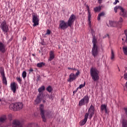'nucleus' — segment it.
<instances>
[{
  "instance_id": "43",
  "label": "nucleus",
  "mask_w": 127,
  "mask_h": 127,
  "mask_svg": "<svg viewBox=\"0 0 127 127\" xmlns=\"http://www.w3.org/2000/svg\"><path fill=\"white\" fill-rule=\"evenodd\" d=\"M98 3H99V4H101L103 2V0H97Z\"/></svg>"
},
{
  "instance_id": "4",
  "label": "nucleus",
  "mask_w": 127,
  "mask_h": 127,
  "mask_svg": "<svg viewBox=\"0 0 127 127\" xmlns=\"http://www.w3.org/2000/svg\"><path fill=\"white\" fill-rule=\"evenodd\" d=\"M9 108L12 111H20L23 108V104L21 102L12 103L10 104Z\"/></svg>"
},
{
  "instance_id": "18",
  "label": "nucleus",
  "mask_w": 127,
  "mask_h": 127,
  "mask_svg": "<svg viewBox=\"0 0 127 127\" xmlns=\"http://www.w3.org/2000/svg\"><path fill=\"white\" fill-rule=\"evenodd\" d=\"M88 121V118L87 116L84 115V119L82 120L79 123L80 126H84Z\"/></svg>"
},
{
  "instance_id": "39",
  "label": "nucleus",
  "mask_w": 127,
  "mask_h": 127,
  "mask_svg": "<svg viewBox=\"0 0 127 127\" xmlns=\"http://www.w3.org/2000/svg\"><path fill=\"white\" fill-rule=\"evenodd\" d=\"M16 80H17V82H18V83L19 84H21L22 80L20 78V77H16Z\"/></svg>"
},
{
  "instance_id": "12",
  "label": "nucleus",
  "mask_w": 127,
  "mask_h": 127,
  "mask_svg": "<svg viewBox=\"0 0 127 127\" xmlns=\"http://www.w3.org/2000/svg\"><path fill=\"white\" fill-rule=\"evenodd\" d=\"M6 46L4 45L2 42H0V52L1 53H4L6 51Z\"/></svg>"
},
{
  "instance_id": "37",
  "label": "nucleus",
  "mask_w": 127,
  "mask_h": 127,
  "mask_svg": "<svg viewBox=\"0 0 127 127\" xmlns=\"http://www.w3.org/2000/svg\"><path fill=\"white\" fill-rule=\"evenodd\" d=\"M123 51L125 55H127V47H124L123 48Z\"/></svg>"
},
{
  "instance_id": "36",
  "label": "nucleus",
  "mask_w": 127,
  "mask_h": 127,
  "mask_svg": "<svg viewBox=\"0 0 127 127\" xmlns=\"http://www.w3.org/2000/svg\"><path fill=\"white\" fill-rule=\"evenodd\" d=\"M85 85H86L85 82H84L83 84H80L77 89H82V88L85 87Z\"/></svg>"
},
{
  "instance_id": "14",
  "label": "nucleus",
  "mask_w": 127,
  "mask_h": 127,
  "mask_svg": "<svg viewBox=\"0 0 127 127\" xmlns=\"http://www.w3.org/2000/svg\"><path fill=\"white\" fill-rule=\"evenodd\" d=\"M101 111H104L106 114H108V108L107 107V105L106 104H102L101 105L100 107Z\"/></svg>"
},
{
  "instance_id": "35",
  "label": "nucleus",
  "mask_w": 127,
  "mask_h": 127,
  "mask_svg": "<svg viewBox=\"0 0 127 127\" xmlns=\"http://www.w3.org/2000/svg\"><path fill=\"white\" fill-rule=\"evenodd\" d=\"M114 58H115V54H114V51H113V50H112L111 59V60H114Z\"/></svg>"
},
{
  "instance_id": "25",
  "label": "nucleus",
  "mask_w": 127,
  "mask_h": 127,
  "mask_svg": "<svg viewBox=\"0 0 127 127\" xmlns=\"http://www.w3.org/2000/svg\"><path fill=\"white\" fill-rule=\"evenodd\" d=\"M44 90H45V86L43 85L41 87H39L38 91L39 93H43V91H44Z\"/></svg>"
},
{
  "instance_id": "44",
  "label": "nucleus",
  "mask_w": 127,
  "mask_h": 127,
  "mask_svg": "<svg viewBox=\"0 0 127 127\" xmlns=\"http://www.w3.org/2000/svg\"><path fill=\"white\" fill-rule=\"evenodd\" d=\"M124 110L125 112V113L126 114L127 116V108H124Z\"/></svg>"
},
{
  "instance_id": "24",
  "label": "nucleus",
  "mask_w": 127,
  "mask_h": 127,
  "mask_svg": "<svg viewBox=\"0 0 127 127\" xmlns=\"http://www.w3.org/2000/svg\"><path fill=\"white\" fill-rule=\"evenodd\" d=\"M0 73L1 77L3 76H5V74H4V68L1 66L0 67Z\"/></svg>"
},
{
  "instance_id": "56",
  "label": "nucleus",
  "mask_w": 127,
  "mask_h": 127,
  "mask_svg": "<svg viewBox=\"0 0 127 127\" xmlns=\"http://www.w3.org/2000/svg\"><path fill=\"white\" fill-rule=\"evenodd\" d=\"M33 56H34V54H32Z\"/></svg>"
},
{
  "instance_id": "20",
  "label": "nucleus",
  "mask_w": 127,
  "mask_h": 127,
  "mask_svg": "<svg viewBox=\"0 0 127 127\" xmlns=\"http://www.w3.org/2000/svg\"><path fill=\"white\" fill-rule=\"evenodd\" d=\"M124 21V20L123 19V18L120 17L119 19V21L118 22H116L118 23V27L119 28H122V22Z\"/></svg>"
},
{
  "instance_id": "16",
  "label": "nucleus",
  "mask_w": 127,
  "mask_h": 127,
  "mask_svg": "<svg viewBox=\"0 0 127 127\" xmlns=\"http://www.w3.org/2000/svg\"><path fill=\"white\" fill-rule=\"evenodd\" d=\"M123 7L120 5H117L114 7V11L116 13L118 12V9H120L121 10L120 12H123Z\"/></svg>"
},
{
  "instance_id": "55",
  "label": "nucleus",
  "mask_w": 127,
  "mask_h": 127,
  "mask_svg": "<svg viewBox=\"0 0 127 127\" xmlns=\"http://www.w3.org/2000/svg\"><path fill=\"white\" fill-rule=\"evenodd\" d=\"M122 40L124 41V38H122Z\"/></svg>"
},
{
  "instance_id": "7",
  "label": "nucleus",
  "mask_w": 127,
  "mask_h": 127,
  "mask_svg": "<svg viewBox=\"0 0 127 127\" xmlns=\"http://www.w3.org/2000/svg\"><path fill=\"white\" fill-rule=\"evenodd\" d=\"M89 100L90 98H89V95L84 96L83 98L79 101L78 106L79 107H82V106L88 105Z\"/></svg>"
},
{
  "instance_id": "9",
  "label": "nucleus",
  "mask_w": 127,
  "mask_h": 127,
  "mask_svg": "<svg viewBox=\"0 0 127 127\" xmlns=\"http://www.w3.org/2000/svg\"><path fill=\"white\" fill-rule=\"evenodd\" d=\"M100 51V48L99 46H96L95 47H92L91 50V54L94 58H96L97 56L99 55V52Z\"/></svg>"
},
{
  "instance_id": "17",
  "label": "nucleus",
  "mask_w": 127,
  "mask_h": 127,
  "mask_svg": "<svg viewBox=\"0 0 127 127\" xmlns=\"http://www.w3.org/2000/svg\"><path fill=\"white\" fill-rule=\"evenodd\" d=\"M55 56L54 55V52L51 51L50 52V57L49 58L48 61H52L54 59Z\"/></svg>"
},
{
  "instance_id": "33",
  "label": "nucleus",
  "mask_w": 127,
  "mask_h": 127,
  "mask_svg": "<svg viewBox=\"0 0 127 127\" xmlns=\"http://www.w3.org/2000/svg\"><path fill=\"white\" fill-rule=\"evenodd\" d=\"M37 97L39 98L41 100H42L43 98V93H40L39 92L38 95L37 96Z\"/></svg>"
},
{
  "instance_id": "34",
  "label": "nucleus",
  "mask_w": 127,
  "mask_h": 127,
  "mask_svg": "<svg viewBox=\"0 0 127 127\" xmlns=\"http://www.w3.org/2000/svg\"><path fill=\"white\" fill-rule=\"evenodd\" d=\"M28 127H38V125L34 123H31L28 126Z\"/></svg>"
},
{
  "instance_id": "52",
  "label": "nucleus",
  "mask_w": 127,
  "mask_h": 127,
  "mask_svg": "<svg viewBox=\"0 0 127 127\" xmlns=\"http://www.w3.org/2000/svg\"><path fill=\"white\" fill-rule=\"evenodd\" d=\"M43 102H44V103H45V100H44V101H43Z\"/></svg>"
},
{
  "instance_id": "28",
  "label": "nucleus",
  "mask_w": 127,
  "mask_h": 127,
  "mask_svg": "<svg viewBox=\"0 0 127 127\" xmlns=\"http://www.w3.org/2000/svg\"><path fill=\"white\" fill-rule=\"evenodd\" d=\"M94 9L95 12H98V11H101V9H102V6H97L96 7L94 8Z\"/></svg>"
},
{
  "instance_id": "54",
  "label": "nucleus",
  "mask_w": 127,
  "mask_h": 127,
  "mask_svg": "<svg viewBox=\"0 0 127 127\" xmlns=\"http://www.w3.org/2000/svg\"><path fill=\"white\" fill-rule=\"evenodd\" d=\"M0 102H1V99H0Z\"/></svg>"
},
{
  "instance_id": "46",
  "label": "nucleus",
  "mask_w": 127,
  "mask_h": 127,
  "mask_svg": "<svg viewBox=\"0 0 127 127\" xmlns=\"http://www.w3.org/2000/svg\"><path fill=\"white\" fill-rule=\"evenodd\" d=\"M29 73H31V72H33V69H32V68H31L29 70Z\"/></svg>"
},
{
  "instance_id": "41",
  "label": "nucleus",
  "mask_w": 127,
  "mask_h": 127,
  "mask_svg": "<svg viewBox=\"0 0 127 127\" xmlns=\"http://www.w3.org/2000/svg\"><path fill=\"white\" fill-rule=\"evenodd\" d=\"M124 33L126 36V43H127V30H126L124 32Z\"/></svg>"
},
{
  "instance_id": "31",
  "label": "nucleus",
  "mask_w": 127,
  "mask_h": 127,
  "mask_svg": "<svg viewBox=\"0 0 127 127\" xmlns=\"http://www.w3.org/2000/svg\"><path fill=\"white\" fill-rule=\"evenodd\" d=\"M41 100L40 98H39L38 97H37L36 99L35 100V103L36 105L39 104V103L41 102Z\"/></svg>"
},
{
  "instance_id": "40",
  "label": "nucleus",
  "mask_w": 127,
  "mask_h": 127,
  "mask_svg": "<svg viewBox=\"0 0 127 127\" xmlns=\"http://www.w3.org/2000/svg\"><path fill=\"white\" fill-rule=\"evenodd\" d=\"M51 33V31H50V30L48 29L46 32V35H50Z\"/></svg>"
},
{
  "instance_id": "10",
  "label": "nucleus",
  "mask_w": 127,
  "mask_h": 127,
  "mask_svg": "<svg viewBox=\"0 0 127 127\" xmlns=\"http://www.w3.org/2000/svg\"><path fill=\"white\" fill-rule=\"evenodd\" d=\"M32 22L34 23L33 26L34 27L39 24V17L34 13L32 14Z\"/></svg>"
},
{
  "instance_id": "15",
  "label": "nucleus",
  "mask_w": 127,
  "mask_h": 127,
  "mask_svg": "<svg viewBox=\"0 0 127 127\" xmlns=\"http://www.w3.org/2000/svg\"><path fill=\"white\" fill-rule=\"evenodd\" d=\"M88 11V20L89 25H91V12H90V8L87 6Z\"/></svg>"
},
{
  "instance_id": "48",
  "label": "nucleus",
  "mask_w": 127,
  "mask_h": 127,
  "mask_svg": "<svg viewBox=\"0 0 127 127\" xmlns=\"http://www.w3.org/2000/svg\"><path fill=\"white\" fill-rule=\"evenodd\" d=\"M107 36L109 37V35H108V34H107L106 35H105L104 36H103V38L105 39V38H106Z\"/></svg>"
},
{
  "instance_id": "11",
  "label": "nucleus",
  "mask_w": 127,
  "mask_h": 127,
  "mask_svg": "<svg viewBox=\"0 0 127 127\" xmlns=\"http://www.w3.org/2000/svg\"><path fill=\"white\" fill-rule=\"evenodd\" d=\"M12 127H23L22 124L19 122L18 120H14L12 122Z\"/></svg>"
},
{
  "instance_id": "2",
  "label": "nucleus",
  "mask_w": 127,
  "mask_h": 127,
  "mask_svg": "<svg viewBox=\"0 0 127 127\" xmlns=\"http://www.w3.org/2000/svg\"><path fill=\"white\" fill-rule=\"evenodd\" d=\"M39 108L43 122L45 123V122H46V118H45V116L47 117V118H51L52 117L51 111H47L46 110H44V105L43 104H40Z\"/></svg>"
},
{
  "instance_id": "3",
  "label": "nucleus",
  "mask_w": 127,
  "mask_h": 127,
  "mask_svg": "<svg viewBox=\"0 0 127 127\" xmlns=\"http://www.w3.org/2000/svg\"><path fill=\"white\" fill-rule=\"evenodd\" d=\"M90 76L94 81L97 82L100 80V70L96 67H91L90 70Z\"/></svg>"
},
{
  "instance_id": "51",
  "label": "nucleus",
  "mask_w": 127,
  "mask_h": 127,
  "mask_svg": "<svg viewBox=\"0 0 127 127\" xmlns=\"http://www.w3.org/2000/svg\"><path fill=\"white\" fill-rule=\"evenodd\" d=\"M76 91H74L73 92V94H75V93H76Z\"/></svg>"
},
{
  "instance_id": "19",
  "label": "nucleus",
  "mask_w": 127,
  "mask_h": 127,
  "mask_svg": "<svg viewBox=\"0 0 127 127\" xmlns=\"http://www.w3.org/2000/svg\"><path fill=\"white\" fill-rule=\"evenodd\" d=\"M118 22L113 21H109V24L110 26H113V27H118Z\"/></svg>"
},
{
  "instance_id": "13",
  "label": "nucleus",
  "mask_w": 127,
  "mask_h": 127,
  "mask_svg": "<svg viewBox=\"0 0 127 127\" xmlns=\"http://www.w3.org/2000/svg\"><path fill=\"white\" fill-rule=\"evenodd\" d=\"M17 84L15 83V82H12L10 84V88H11V91H12L13 93H15V92L16 91V86H17Z\"/></svg>"
},
{
  "instance_id": "6",
  "label": "nucleus",
  "mask_w": 127,
  "mask_h": 127,
  "mask_svg": "<svg viewBox=\"0 0 127 127\" xmlns=\"http://www.w3.org/2000/svg\"><path fill=\"white\" fill-rule=\"evenodd\" d=\"M0 28H1L2 31L4 33H7L9 29H8V25L6 24V21L4 20L2 22H0Z\"/></svg>"
},
{
  "instance_id": "38",
  "label": "nucleus",
  "mask_w": 127,
  "mask_h": 127,
  "mask_svg": "<svg viewBox=\"0 0 127 127\" xmlns=\"http://www.w3.org/2000/svg\"><path fill=\"white\" fill-rule=\"evenodd\" d=\"M22 76L23 79H24L26 77V71H23L22 73Z\"/></svg>"
},
{
  "instance_id": "47",
  "label": "nucleus",
  "mask_w": 127,
  "mask_h": 127,
  "mask_svg": "<svg viewBox=\"0 0 127 127\" xmlns=\"http://www.w3.org/2000/svg\"><path fill=\"white\" fill-rule=\"evenodd\" d=\"M26 40V37L24 36L23 37V41H25Z\"/></svg>"
},
{
  "instance_id": "30",
  "label": "nucleus",
  "mask_w": 127,
  "mask_h": 127,
  "mask_svg": "<svg viewBox=\"0 0 127 127\" xmlns=\"http://www.w3.org/2000/svg\"><path fill=\"white\" fill-rule=\"evenodd\" d=\"M122 127H127V120L125 119L122 121Z\"/></svg>"
},
{
  "instance_id": "1",
  "label": "nucleus",
  "mask_w": 127,
  "mask_h": 127,
  "mask_svg": "<svg viewBox=\"0 0 127 127\" xmlns=\"http://www.w3.org/2000/svg\"><path fill=\"white\" fill-rule=\"evenodd\" d=\"M75 18L76 16H75L74 14H72L70 16L67 22H65L64 20H61L60 21L59 28H60V29H62V30H65V29H67L68 27H71V26H72V24L74 23Z\"/></svg>"
},
{
  "instance_id": "27",
  "label": "nucleus",
  "mask_w": 127,
  "mask_h": 127,
  "mask_svg": "<svg viewBox=\"0 0 127 127\" xmlns=\"http://www.w3.org/2000/svg\"><path fill=\"white\" fill-rule=\"evenodd\" d=\"M104 15H105V12H101L98 15L97 20H100L101 17H102V16H104Z\"/></svg>"
},
{
  "instance_id": "53",
  "label": "nucleus",
  "mask_w": 127,
  "mask_h": 127,
  "mask_svg": "<svg viewBox=\"0 0 127 127\" xmlns=\"http://www.w3.org/2000/svg\"><path fill=\"white\" fill-rule=\"evenodd\" d=\"M118 69H118V70H119V71H120V68H119V67H118Z\"/></svg>"
},
{
  "instance_id": "42",
  "label": "nucleus",
  "mask_w": 127,
  "mask_h": 127,
  "mask_svg": "<svg viewBox=\"0 0 127 127\" xmlns=\"http://www.w3.org/2000/svg\"><path fill=\"white\" fill-rule=\"evenodd\" d=\"M118 2H120V1L119 0H115V1L113 2V4L116 5L118 3Z\"/></svg>"
},
{
  "instance_id": "5",
  "label": "nucleus",
  "mask_w": 127,
  "mask_h": 127,
  "mask_svg": "<svg viewBox=\"0 0 127 127\" xmlns=\"http://www.w3.org/2000/svg\"><path fill=\"white\" fill-rule=\"evenodd\" d=\"M95 114V107L91 105L88 109L87 113L85 114V116L89 118L91 120Z\"/></svg>"
},
{
  "instance_id": "32",
  "label": "nucleus",
  "mask_w": 127,
  "mask_h": 127,
  "mask_svg": "<svg viewBox=\"0 0 127 127\" xmlns=\"http://www.w3.org/2000/svg\"><path fill=\"white\" fill-rule=\"evenodd\" d=\"M46 90L49 92V93H51L52 92V87L51 86H49L47 87Z\"/></svg>"
},
{
  "instance_id": "29",
  "label": "nucleus",
  "mask_w": 127,
  "mask_h": 127,
  "mask_svg": "<svg viewBox=\"0 0 127 127\" xmlns=\"http://www.w3.org/2000/svg\"><path fill=\"white\" fill-rule=\"evenodd\" d=\"M44 65H45V63L43 62L38 63L37 64V67H38V68H41V67L44 66Z\"/></svg>"
},
{
  "instance_id": "22",
  "label": "nucleus",
  "mask_w": 127,
  "mask_h": 127,
  "mask_svg": "<svg viewBox=\"0 0 127 127\" xmlns=\"http://www.w3.org/2000/svg\"><path fill=\"white\" fill-rule=\"evenodd\" d=\"M92 43H93V47L98 46L97 45V39H96L95 36L93 37Z\"/></svg>"
},
{
  "instance_id": "50",
  "label": "nucleus",
  "mask_w": 127,
  "mask_h": 127,
  "mask_svg": "<svg viewBox=\"0 0 127 127\" xmlns=\"http://www.w3.org/2000/svg\"><path fill=\"white\" fill-rule=\"evenodd\" d=\"M67 69H68V70H72V68L71 67H67Z\"/></svg>"
},
{
  "instance_id": "26",
  "label": "nucleus",
  "mask_w": 127,
  "mask_h": 127,
  "mask_svg": "<svg viewBox=\"0 0 127 127\" xmlns=\"http://www.w3.org/2000/svg\"><path fill=\"white\" fill-rule=\"evenodd\" d=\"M6 120V116L5 115H3L0 117V122L3 123Z\"/></svg>"
},
{
  "instance_id": "23",
  "label": "nucleus",
  "mask_w": 127,
  "mask_h": 127,
  "mask_svg": "<svg viewBox=\"0 0 127 127\" xmlns=\"http://www.w3.org/2000/svg\"><path fill=\"white\" fill-rule=\"evenodd\" d=\"M2 81L3 84H4L5 86L7 85V81L6 80V77H5V75L2 76Z\"/></svg>"
},
{
  "instance_id": "45",
  "label": "nucleus",
  "mask_w": 127,
  "mask_h": 127,
  "mask_svg": "<svg viewBox=\"0 0 127 127\" xmlns=\"http://www.w3.org/2000/svg\"><path fill=\"white\" fill-rule=\"evenodd\" d=\"M13 39V37L12 36V37L10 38V39H9L8 42H10V41H11V40H12Z\"/></svg>"
},
{
  "instance_id": "8",
  "label": "nucleus",
  "mask_w": 127,
  "mask_h": 127,
  "mask_svg": "<svg viewBox=\"0 0 127 127\" xmlns=\"http://www.w3.org/2000/svg\"><path fill=\"white\" fill-rule=\"evenodd\" d=\"M80 71H79V70H77V72L75 74L73 73H70L69 75V78L67 79V82H73V81L75 80V79L77 78V77H78Z\"/></svg>"
},
{
  "instance_id": "49",
  "label": "nucleus",
  "mask_w": 127,
  "mask_h": 127,
  "mask_svg": "<svg viewBox=\"0 0 127 127\" xmlns=\"http://www.w3.org/2000/svg\"><path fill=\"white\" fill-rule=\"evenodd\" d=\"M71 70H73V71H77V70H78V69H76V68H72V69Z\"/></svg>"
},
{
  "instance_id": "21",
  "label": "nucleus",
  "mask_w": 127,
  "mask_h": 127,
  "mask_svg": "<svg viewBox=\"0 0 127 127\" xmlns=\"http://www.w3.org/2000/svg\"><path fill=\"white\" fill-rule=\"evenodd\" d=\"M120 15H122L124 17H127V10L125 11V9L123 8V11L120 12Z\"/></svg>"
}]
</instances>
